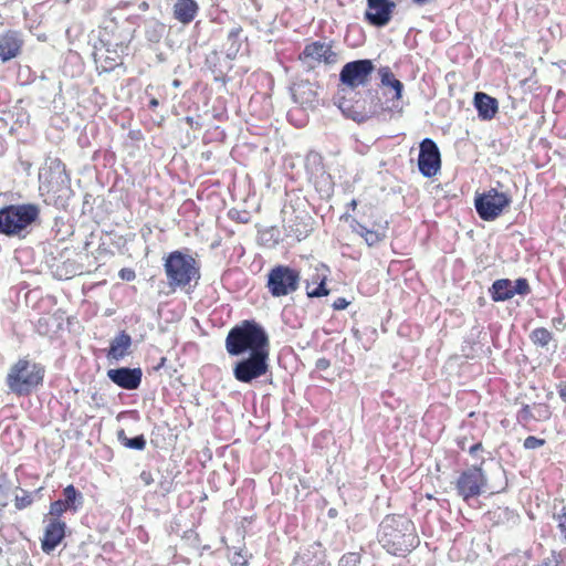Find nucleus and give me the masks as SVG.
<instances>
[{"instance_id": "1", "label": "nucleus", "mask_w": 566, "mask_h": 566, "mask_svg": "<svg viewBox=\"0 0 566 566\" xmlns=\"http://www.w3.org/2000/svg\"><path fill=\"white\" fill-rule=\"evenodd\" d=\"M132 6L130 2H119L108 11L97 34L91 35L93 57L102 72L123 65L124 56L128 55L129 44L142 20L139 14L126 12Z\"/></svg>"}, {"instance_id": "2", "label": "nucleus", "mask_w": 566, "mask_h": 566, "mask_svg": "<svg viewBox=\"0 0 566 566\" xmlns=\"http://www.w3.org/2000/svg\"><path fill=\"white\" fill-rule=\"evenodd\" d=\"M39 191L43 202L66 210L74 195L71 178L60 158H50L39 172Z\"/></svg>"}, {"instance_id": "3", "label": "nucleus", "mask_w": 566, "mask_h": 566, "mask_svg": "<svg viewBox=\"0 0 566 566\" xmlns=\"http://www.w3.org/2000/svg\"><path fill=\"white\" fill-rule=\"evenodd\" d=\"M378 542L389 554L405 556L418 546L419 537L411 520L390 514L379 524Z\"/></svg>"}, {"instance_id": "4", "label": "nucleus", "mask_w": 566, "mask_h": 566, "mask_svg": "<svg viewBox=\"0 0 566 566\" xmlns=\"http://www.w3.org/2000/svg\"><path fill=\"white\" fill-rule=\"evenodd\" d=\"M227 353L232 357L258 350L270 349L265 328L254 319H244L230 328L224 342Z\"/></svg>"}, {"instance_id": "5", "label": "nucleus", "mask_w": 566, "mask_h": 566, "mask_svg": "<svg viewBox=\"0 0 566 566\" xmlns=\"http://www.w3.org/2000/svg\"><path fill=\"white\" fill-rule=\"evenodd\" d=\"M163 266L167 285L172 292L195 287L201 277L200 263L188 249L169 252L164 258Z\"/></svg>"}, {"instance_id": "6", "label": "nucleus", "mask_w": 566, "mask_h": 566, "mask_svg": "<svg viewBox=\"0 0 566 566\" xmlns=\"http://www.w3.org/2000/svg\"><path fill=\"white\" fill-rule=\"evenodd\" d=\"M41 209L33 202L11 203L0 208V234L24 239L40 223Z\"/></svg>"}, {"instance_id": "7", "label": "nucleus", "mask_w": 566, "mask_h": 566, "mask_svg": "<svg viewBox=\"0 0 566 566\" xmlns=\"http://www.w3.org/2000/svg\"><path fill=\"white\" fill-rule=\"evenodd\" d=\"M45 369L41 364L21 358L11 366L6 384L19 397L29 396L42 385Z\"/></svg>"}, {"instance_id": "8", "label": "nucleus", "mask_w": 566, "mask_h": 566, "mask_svg": "<svg viewBox=\"0 0 566 566\" xmlns=\"http://www.w3.org/2000/svg\"><path fill=\"white\" fill-rule=\"evenodd\" d=\"M233 377L242 384L252 381L270 374V349L249 353L233 364Z\"/></svg>"}, {"instance_id": "9", "label": "nucleus", "mask_w": 566, "mask_h": 566, "mask_svg": "<svg viewBox=\"0 0 566 566\" xmlns=\"http://www.w3.org/2000/svg\"><path fill=\"white\" fill-rule=\"evenodd\" d=\"M266 277V289L273 297H282L296 292L301 283V272L284 264L273 266Z\"/></svg>"}, {"instance_id": "10", "label": "nucleus", "mask_w": 566, "mask_h": 566, "mask_svg": "<svg viewBox=\"0 0 566 566\" xmlns=\"http://www.w3.org/2000/svg\"><path fill=\"white\" fill-rule=\"evenodd\" d=\"M512 198L495 188H491L481 193L476 192L474 197V208L483 221H494L510 207Z\"/></svg>"}, {"instance_id": "11", "label": "nucleus", "mask_w": 566, "mask_h": 566, "mask_svg": "<svg viewBox=\"0 0 566 566\" xmlns=\"http://www.w3.org/2000/svg\"><path fill=\"white\" fill-rule=\"evenodd\" d=\"M483 463L484 460H482L480 464L471 465L463 470L457 479V493L467 503L484 492L488 479L482 469Z\"/></svg>"}, {"instance_id": "12", "label": "nucleus", "mask_w": 566, "mask_h": 566, "mask_svg": "<svg viewBox=\"0 0 566 566\" xmlns=\"http://www.w3.org/2000/svg\"><path fill=\"white\" fill-rule=\"evenodd\" d=\"M374 70L375 65L369 59L350 61L343 65L339 72V81L352 90L365 86L368 84Z\"/></svg>"}, {"instance_id": "13", "label": "nucleus", "mask_w": 566, "mask_h": 566, "mask_svg": "<svg viewBox=\"0 0 566 566\" xmlns=\"http://www.w3.org/2000/svg\"><path fill=\"white\" fill-rule=\"evenodd\" d=\"M441 168V155L436 142L423 138L419 145L418 169L423 177L436 176Z\"/></svg>"}, {"instance_id": "14", "label": "nucleus", "mask_w": 566, "mask_h": 566, "mask_svg": "<svg viewBox=\"0 0 566 566\" xmlns=\"http://www.w3.org/2000/svg\"><path fill=\"white\" fill-rule=\"evenodd\" d=\"M63 499H59L51 503L49 514L52 517L60 518L64 513L78 512L84 504L83 494L73 485L70 484L62 491Z\"/></svg>"}, {"instance_id": "15", "label": "nucleus", "mask_w": 566, "mask_h": 566, "mask_svg": "<svg viewBox=\"0 0 566 566\" xmlns=\"http://www.w3.org/2000/svg\"><path fill=\"white\" fill-rule=\"evenodd\" d=\"M300 61L307 64L308 67H314L311 61L325 64H334L337 61V54L332 50L331 44L315 41L306 44L298 56Z\"/></svg>"}, {"instance_id": "16", "label": "nucleus", "mask_w": 566, "mask_h": 566, "mask_svg": "<svg viewBox=\"0 0 566 566\" xmlns=\"http://www.w3.org/2000/svg\"><path fill=\"white\" fill-rule=\"evenodd\" d=\"M396 4L391 0H367L365 20L376 27H386L392 17Z\"/></svg>"}, {"instance_id": "17", "label": "nucleus", "mask_w": 566, "mask_h": 566, "mask_svg": "<svg viewBox=\"0 0 566 566\" xmlns=\"http://www.w3.org/2000/svg\"><path fill=\"white\" fill-rule=\"evenodd\" d=\"M378 75L382 86L389 87L394 91V96L388 101L390 105L381 106V111L389 113H401V97L403 92V84L399 81L389 66H382L378 70Z\"/></svg>"}, {"instance_id": "18", "label": "nucleus", "mask_w": 566, "mask_h": 566, "mask_svg": "<svg viewBox=\"0 0 566 566\" xmlns=\"http://www.w3.org/2000/svg\"><path fill=\"white\" fill-rule=\"evenodd\" d=\"M107 377L122 389L136 390L142 384L143 371L139 367H118L108 369Z\"/></svg>"}, {"instance_id": "19", "label": "nucleus", "mask_w": 566, "mask_h": 566, "mask_svg": "<svg viewBox=\"0 0 566 566\" xmlns=\"http://www.w3.org/2000/svg\"><path fill=\"white\" fill-rule=\"evenodd\" d=\"M318 85L310 81H300L291 86L293 102L303 109H314L318 106Z\"/></svg>"}, {"instance_id": "20", "label": "nucleus", "mask_w": 566, "mask_h": 566, "mask_svg": "<svg viewBox=\"0 0 566 566\" xmlns=\"http://www.w3.org/2000/svg\"><path fill=\"white\" fill-rule=\"evenodd\" d=\"M24 45L23 34L17 30H7L0 34V61L7 63L18 57Z\"/></svg>"}, {"instance_id": "21", "label": "nucleus", "mask_w": 566, "mask_h": 566, "mask_svg": "<svg viewBox=\"0 0 566 566\" xmlns=\"http://www.w3.org/2000/svg\"><path fill=\"white\" fill-rule=\"evenodd\" d=\"M66 523L61 518L52 517L44 527L41 539V548L45 554L52 553L63 541L66 532Z\"/></svg>"}, {"instance_id": "22", "label": "nucleus", "mask_w": 566, "mask_h": 566, "mask_svg": "<svg viewBox=\"0 0 566 566\" xmlns=\"http://www.w3.org/2000/svg\"><path fill=\"white\" fill-rule=\"evenodd\" d=\"M329 268L324 263H319L315 268V273L311 279L305 280L306 295L310 298L322 297L329 294L326 287V281L329 274Z\"/></svg>"}, {"instance_id": "23", "label": "nucleus", "mask_w": 566, "mask_h": 566, "mask_svg": "<svg viewBox=\"0 0 566 566\" xmlns=\"http://www.w3.org/2000/svg\"><path fill=\"white\" fill-rule=\"evenodd\" d=\"M283 228L285 235L296 241H302L312 231L310 218L307 216L291 213L290 217H284Z\"/></svg>"}, {"instance_id": "24", "label": "nucleus", "mask_w": 566, "mask_h": 566, "mask_svg": "<svg viewBox=\"0 0 566 566\" xmlns=\"http://www.w3.org/2000/svg\"><path fill=\"white\" fill-rule=\"evenodd\" d=\"M343 218L349 221L352 231L361 237L368 247H375L386 238L385 231L370 230L348 214H344Z\"/></svg>"}, {"instance_id": "25", "label": "nucleus", "mask_w": 566, "mask_h": 566, "mask_svg": "<svg viewBox=\"0 0 566 566\" xmlns=\"http://www.w3.org/2000/svg\"><path fill=\"white\" fill-rule=\"evenodd\" d=\"M199 12L196 0H176L172 7L174 19L182 24L191 23Z\"/></svg>"}, {"instance_id": "26", "label": "nucleus", "mask_w": 566, "mask_h": 566, "mask_svg": "<svg viewBox=\"0 0 566 566\" xmlns=\"http://www.w3.org/2000/svg\"><path fill=\"white\" fill-rule=\"evenodd\" d=\"M474 106L479 117L483 120L494 118L499 111L497 99L483 92H476L474 94Z\"/></svg>"}, {"instance_id": "27", "label": "nucleus", "mask_w": 566, "mask_h": 566, "mask_svg": "<svg viewBox=\"0 0 566 566\" xmlns=\"http://www.w3.org/2000/svg\"><path fill=\"white\" fill-rule=\"evenodd\" d=\"M132 346V337L125 331L119 332L112 340L107 357L116 361L123 359Z\"/></svg>"}, {"instance_id": "28", "label": "nucleus", "mask_w": 566, "mask_h": 566, "mask_svg": "<svg viewBox=\"0 0 566 566\" xmlns=\"http://www.w3.org/2000/svg\"><path fill=\"white\" fill-rule=\"evenodd\" d=\"M492 301L504 302L513 297L512 281L510 279H499L492 283L489 290Z\"/></svg>"}, {"instance_id": "29", "label": "nucleus", "mask_w": 566, "mask_h": 566, "mask_svg": "<svg viewBox=\"0 0 566 566\" xmlns=\"http://www.w3.org/2000/svg\"><path fill=\"white\" fill-rule=\"evenodd\" d=\"M84 273V266L76 260L67 259L56 265L55 276L60 280H69Z\"/></svg>"}, {"instance_id": "30", "label": "nucleus", "mask_w": 566, "mask_h": 566, "mask_svg": "<svg viewBox=\"0 0 566 566\" xmlns=\"http://www.w3.org/2000/svg\"><path fill=\"white\" fill-rule=\"evenodd\" d=\"M242 28L235 27L232 28L227 36V40L223 44L226 55L228 59L233 60L235 59L237 54L239 53L242 44L241 34H242Z\"/></svg>"}, {"instance_id": "31", "label": "nucleus", "mask_w": 566, "mask_h": 566, "mask_svg": "<svg viewBox=\"0 0 566 566\" xmlns=\"http://www.w3.org/2000/svg\"><path fill=\"white\" fill-rule=\"evenodd\" d=\"M166 32V25L156 19L145 23V36L151 43H158Z\"/></svg>"}, {"instance_id": "32", "label": "nucleus", "mask_w": 566, "mask_h": 566, "mask_svg": "<svg viewBox=\"0 0 566 566\" xmlns=\"http://www.w3.org/2000/svg\"><path fill=\"white\" fill-rule=\"evenodd\" d=\"M324 551L322 547V544L318 542H315L311 544L304 554V562L306 566H321L324 563Z\"/></svg>"}, {"instance_id": "33", "label": "nucleus", "mask_w": 566, "mask_h": 566, "mask_svg": "<svg viewBox=\"0 0 566 566\" xmlns=\"http://www.w3.org/2000/svg\"><path fill=\"white\" fill-rule=\"evenodd\" d=\"M117 440L123 444L125 448L132 449V450H138L142 451L146 448V438L144 434H138L133 438H128L125 433L124 429H120L117 431Z\"/></svg>"}, {"instance_id": "34", "label": "nucleus", "mask_w": 566, "mask_h": 566, "mask_svg": "<svg viewBox=\"0 0 566 566\" xmlns=\"http://www.w3.org/2000/svg\"><path fill=\"white\" fill-rule=\"evenodd\" d=\"M531 340L541 347H546L553 339V334L545 327H537L530 334Z\"/></svg>"}, {"instance_id": "35", "label": "nucleus", "mask_w": 566, "mask_h": 566, "mask_svg": "<svg viewBox=\"0 0 566 566\" xmlns=\"http://www.w3.org/2000/svg\"><path fill=\"white\" fill-rule=\"evenodd\" d=\"M553 517L557 523L560 539L566 544V505H564L559 512L555 513Z\"/></svg>"}, {"instance_id": "36", "label": "nucleus", "mask_w": 566, "mask_h": 566, "mask_svg": "<svg viewBox=\"0 0 566 566\" xmlns=\"http://www.w3.org/2000/svg\"><path fill=\"white\" fill-rule=\"evenodd\" d=\"M531 293V286L525 277H518L514 282L512 281V294L525 296Z\"/></svg>"}, {"instance_id": "37", "label": "nucleus", "mask_w": 566, "mask_h": 566, "mask_svg": "<svg viewBox=\"0 0 566 566\" xmlns=\"http://www.w3.org/2000/svg\"><path fill=\"white\" fill-rule=\"evenodd\" d=\"M33 503V496L32 493L22 490V495H15L14 497V506L17 510L21 511L27 509Z\"/></svg>"}, {"instance_id": "38", "label": "nucleus", "mask_w": 566, "mask_h": 566, "mask_svg": "<svg viewBox=\"0 0 566 566\" xmlns=\"http://www.w3.org/2000/svg\"><path fill=\"white\" fill-rule=\"evenodd\" d=\"M360 558L361 556L359 553L348 552L340 557L338 566H358Z\"/></svg>"}, {"instance_id": "39", "label": "nucleus", "mask_w": 566, "mask_h": 566, "mask_svg": "<svg viewBox=\"0 0 566 566\" xmlns=\"http://www.w3.org/2000/svg\"><path fill=\"white\" fill-rule=\"evenodd\" d=\"M534 566H566V562L560 555L553 552L549 556L545 557L541 563Z\"/></svg>"}, {"instance_id": "40", "label": "nucleus", "mask_w": 566, "mask_h": 566, "mask_svg": "<svg viewBox=\"0 0 566 566\" xmlns=\"http://www.w3.org/2000/svg\"><path fill=\"white\" fill-rule=\"evenodd\" d=\"M545 444V440L544 439H539L537 437H534V436H528L524 442H523V447L527 450H534V449H537L542 446Z\"/></svg>"}, {"instance_id": "41", "label": "nucleus", "mask_w": 566, "mask_h": 566, "mask_svg": "<svg viewBox=\"0 0 566 566\" xmlns=\"http://www.w3.org/2000/svg\"><path fill=\"white\" fill-rule=\"evenodd\" d=\"M230 563L232 566H248V559L241 552H234L230 556Z\"/></svg>"}, {"instance_id": "42", "label": "nucleus", "mask_w": 566, "mask_h": 566, "mask_svg": "<svg viewBox=\"0 0 566 566\" xmlns=\"http://www.w3.org/2000/svg\"><path fill=\"white\" fill-rule=\"evenodd\" d=\"M62 224H63V219H62V218L56 217V218L54 219V224H53V227H52V231H53V232H55L54 238H55V239H57V240H60V241L64 240V239H65V237L69 234L67 232H65V233H61L60 226H62Z\"/></svg>"}, {"instance_id": "43", "label": "nucleus", "mask_w": 566, "mask_h": 566, "mask_svg": "<svg viewBox=\"0 0 566 566\" xmlns=\"http://www.w3.org/2000/svg\"><path fill=\"white\" fill-rule=\"evenodd\" d=\"M518 421H530L531 419H536L528 405H524L517 412Z\"/></svg>"}, {"instance_id": "44", "label": "nucleus", "mask_w": 566, "mask_h": 566, "mask_svg": "<svg viewBox=\"0 0 566 566\" xmlns=\"http://www.w3.org/2000/svg\"><path fill=\"white\" fill-rule=\"evenodd\" d=\"M338 107L348 117H350L355 120L357 119V117L354 115V112H352V106L349 105V102L346 101L345 98L339 99Z\"/></svg>"}, {"instance_id": "45", "label": "nucleus", "mask_w": 566, "mask_h": 566, "mask_svg": "<svg viewBox=\"0 0 566 566\" xmlns=\"http://www.w3.org/2000/svg\"><path fill=\"white\" fill-rule=\"evenodd\" d=\"M119 277L125 281H133L136 277L135 271L128 268H124L118 273Z\"/></svg>"}, {"instance_id": "46", "label": "nucleus", "mask_w": 566, "mask_h": 566, "mask_svg": "<svg viewBox=\"0 0 566 566\" xmlns=\"http://www.w3.org/2000/svg\"><path fill=\"white\" fill-rule=\"evenodd\" d=\"M349 305V302L345 297H338L332 304L333 310L342 311L345 310Z\"/></svg>"}, {"instance_id": "47", "label": "nucleus", "mask_w": 566, "mask_h": 566, "mask_svg": "<svg viewBox=\"0 0 566 566\" xmlns=\"http://www.w3.org/2000/svg\"><path fill=\"white\" fill-rule=\"evenodd\" d=\"M139 480L145 484V485H150L151 483H154V478H153V474L150 471H147V470H143L139 474Z\"/></svg>"}, {"instance_id": "48", "label": "nucleus", "mask_w": 566, "mask_h": 566, "mask_svg": "<svg viewBox=\"0 0 566 566\" xmlns=\"http://www.w3.org/2000/svg\"><path fill=\"white\" fill-rule=\"evenodd\" d=\"M331 366L329 359L322 357L316 360L315 367L318 370H326Z\"/></svg>"}, {"instance_id": "49", "label": "nucleus", "mask_w": 566, "mask_h": 566, "mask_svg": "<svg viewBox=\"0 0 566 566\" xmlns=\"http://www.w3.org/2000/svg\"><path fill=\"white\" fill-rule=\"evenodd\" d=\"M132 3H133V6H132V7H129V8L126 10V12H127V13H134V12L132 11V9H133L134 7H136V6H137V8H138L140 11H147V10L149 9V4H148V2H147V1H142V2H139V3H135V2H132Z\"/></svg>"}, {"instance_id": "50", "label": "nucleus", "mask_w": 566, "mask_h": 566, "mask_svg": "<svg viewBox=\"0 0 566 566\" xmlns=\"http://www.w3.org/2000/svg\"><path fill=\"white\" fill-rule=\"evenodd\" d=\"M483 446L480 441L474 442L468 448V451L471 455H475L478 451L482 450Z\"/></svg>"}, {"instance_id": "51", "label": "nucleus", "mask_w": 566, "mask_h": 566, "mask_svg": "<svg viewBox=\"0 0 566 566\" xmlns=\"http://www.w3.org/2000/svg\"><path fill=\"white\" fill-rule=\"evenodd\" d=\"M557 392L560 397V399L566 402V381L565 382H560L558 386H557Z\"/></svg>"}, {"instance_id": "52", "label": "nucleus", "mask_w": 566, "mask_h": 566, "mask_svg": "<svg viewBox=\"0 0 566 566\" xmlns=\"http://www.w3.org/2000/svg\"><path fill=\"white\" fill-rule=\"evenodd\" d=\"M469 438L467 436H461L457 438V444L461 450H467Z\"/></svg>"}, {"instance_id": "53", "label": "nucleus", "mask_w": 566, "mask_h": 566, "mask_svg": "<svg viewBox=\"0 0 566 566\" xmlns=\"http://www.w3.org/2000/svg\"><path fill=\"white\" fill-rule=\"evenodd\" d=\"M166 361H167V358H166V357H164V356H163V357H160V359H159L158 364H157V365H155V366L153 367V369H154L155 371H158L159 369H161V368L165 366Z\"/></svg>"}, {"instance_id": "54", "label": "nucleus", "mask_w": 566, "mask_h": 566, "mask_svg": "<svg viewBox=\"0 0 566 566\" xmlns=\"http://www.w3.org/2000/svg\"><path fill=\"white\" fill-rule=\"evenodd\" d=\"M159 105V102L157 98L153 97L150 101H149V104H148V108L151 109V111H155L156 107Z\"/></svg>"}, {"instance_id": "55", "label": "nucleus", "mask_w": 566, "mask_h": 566, "mask_svg": "<svg viewBox=\"0 0 566 566\" xmlns=\"http://www.w3.org/2000/svg\"><path fill=\"white\" fill-rule=\"evenodd\" d=\"M563 321H564V317L563 316H559V317H555L553 318V323L555 326L557 325H562L563 324Z\"/></svg>"}, {"instance_id": "56", "label": "nucleus", "mask_w": 566, "mask_h": 566, "mask_svg": "<svg viewBox=\"0 0 566 566\" xmlns=\"http://www.w3.org/2000/svg\"><path fill=\"white\" fill-rule=\"evenodd\" d=\"M357 203H358V202H357V200H356V199H353V200L347 205V207H348L349 209H352V210H355V209H356V207H357Z\"/></svg>"}, {"instance_id": "57", "label": "nucleus", "mask_w": 566, "mask_h": 566, "mask_svg": "<svg viewBox=\"0 0 566 566\" xmlns=\"http://www.w3.org/2000/svg\"><path fill=\"white\" fill-rule=\"evenodd\" d=\"M549 417V411L547 410V408L545 407L543 412L539 413V418H544V419H547Z\"/></svg>"}, {"instance_id": "58", "label": "nucleus", "mask_w": 566, "mask_h": 566, "mask_svg": "<svg viewBox=\"0 0 566 566\" xmlns=\"http://www.w3.org/2000/svg\"><path fill=\"white\" fill-rule=\"evenodd\" d=\"M417 6H424L427 4L430 0H412Z\"/></svg>"}, {"instance_id": "59", "label": "nucleus", "mask_w": 566, "mask_h": 566, "mask_svg": "<svg viewBox=\"0 0 566 566\" xmlns=\"http://www.w3.org/2000/svg\"><path fill=\"white\" fill-rule=\"evenodd\" d=\"M335 514H336V511H335L334 509H331V510L328 511V515H329V516H335Z\"/></svg>"}, {"instance_id": "60", "label": "nucleus", "mask_w": 566, "mask_h": 566, "mask_svg": "<svg viewBox=\"0 0 566 566\" xmlns=\"http://www.w3.org/2000/svg\"><path fill=\"white\" fill-rule=\"evenodd\" d=\"M293 114H294V112H293V111H290V112H289V114H287V116H289L290 118H292Z\"/></svg>"}, {"instance_id": "61", "label": "nucleus", "mask_w": 566, "mask_h": 566, "mask_svg": "<svg viewBox=\"0 0 566 566\" xmlns=\"http://www.w3.org/2000/svg\"><path fill=\"white\" fill-rule=\"evenodd\" d=\"M174 85H175V86H178V85H179V81H178V80H175V81H174Z\"/></svg>"}]
</instances>
